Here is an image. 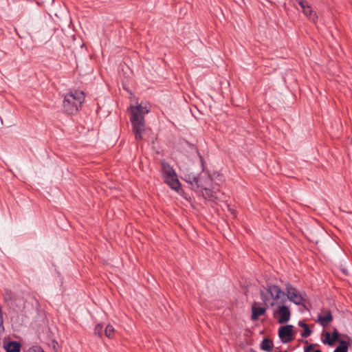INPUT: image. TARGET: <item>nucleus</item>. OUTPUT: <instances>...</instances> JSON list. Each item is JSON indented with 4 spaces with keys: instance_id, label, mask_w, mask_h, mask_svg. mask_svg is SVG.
Here are the masks:
<instances>
[{
    "instance_id": "f257e3e1",
    "label": "nucleus",
    "mask_w": 352,
    "mask_h": 352,
    "mask_svg": "<svg viewBox=\"0 0 352 352\" xmlns=\"http://www.w3.org/2000/svg\"><path fill=\"white\" fill-rule=\"evenodd\" d=\"M261 298L266 307H276L274 317L276 318L280 324L287 322L291 316L289 306L286 305L287 298L285 292L280 287L267 284L264 289L260 291Z\"/></svg>"
},
{
    "instance_id": "f03ea898",
    "label": "nucleus",
    "mask_w": 352,
    "mask_h": 352,
    "mask_svg": "<svg viewBox=\"0 0 352 352\" xmlns=\"http://www.w3.org/2000/svg\"><path fill=\"white\" fill-rule=\"evenodd\" d=\"M130 110L132 131L135 140L140 141L143 139V134L145 131L144 116L149 112V110L147 109L146 107H143L142 104L131 106Z\"/></svg>"
},
{
    "instance_id": "7ed1b4c3",
    "label": "nucleus",
    "mask_w": 352,
    "mask_h": 352,
    "mask_svg": "<svg viewBox=\"0 0 352 352\" xmlns=\"http://www.w3.org/2000/svg\"><path fill=\"white\" fill-rule=\"evenodd\" d=\"M188 179L192 188L202 189V195L205 199H208L212 201L219 199V194L221 193L219 190L214 191L207 188V186H209L212 182L209 175L204 174L197 176L193 174H189Z\"/></svg>"
},
{
    "instance_id": "20e7f679",
    "label": "nucleus",
    "mask_w": 352,
    "mask_h": 352,
    "mask_svg": "<svg viewBox=\"0 0 352 352\" xmlns=\"http://www.w3.org/2000/svg\"><path fill=\"white\" fill-rule=\"evenodd\" d=\"M85 100V94L82 91L74 90L67 93L63 102V111L67 114H74L81 108Z\"/></svg>"
},
{
    "instance_id": "39448f33",
    "label": "nucleus",
    "mask_w": 352,
    "mask_h": 352,
    "mask_svg": "<svg viewBox=\"0 0 352 352\" xmlns=\"http://www.w3.org/2000/svg\"><path fill=\"white\" fill-rule=\"evenodd\" d=\"M160 164L162 167V176L164 182L171 189L178 191L181 188V184L177 179L175 170L165 160H162Z\"/></svg>"
},
{
    "instance_id": "423d86ee",
    "label": "nucleus",
    "mask_w": 352,
    "mask_h": 352,
    "mask_svg": "<svg viewBox=\"0 0 352 352\" xmlns=\"http://www.w3.org/2000/svg\"><path fill=\"white\" fill-rule=\"evenodd\" d=\"M286 295H287V300L294 302L297 305H303L305 301V298L304 296L299 292L296 288L293 287L291 284L287 283L286 285Z\"/></svg>"
},
{
    "instance_id": "0eeeda50",
    "label": "nucleus",
    "mask_w": 352,
    "mask_h": 352,
    "mask_svg": "<svg viewBox=\"0 0 352 352\" xmlns=\"http://www.w3.org/2000/svg\"><path fill=\"white\" fill-rule=\"evenodd\" d=\"M293 325L287 324L278 329V336L283 343H288L294 340Z\"/></svg>"
},
{
    "instance_id": "6e6552de",
    "label": "nucleus",
    "mask_w": 352,
    "mask_h": 352,
    "mask_svg": "<svg viewBox=\"0 0 352 352\" xmlns=\"http://www.w3.org/2000/svg\"><path fill=\"white\" fill-rule=\"evenodd\" d=\"M333 320L331 311L329 309H323L322 314L318 316L316 322L320 324L322 327H326Z\"/></svg>"
},
{
    "instance_id": "1a4fd4ad",
    "label": "nucleus",
    "mask_w": 352,
    "mask_h": 352,
    "mask_svg": "<svg viewBox=\"0 0 352 352\" xmlns=\"http://www.w3.org/2000/svg\"><path fill=\"white\" fill-rule=\"evenodd\" d=\"M252 314L251 316V319L252 320H257L260 316H263L266 312V309L265 307H256L255 305L252 306Z\"/></svg>"
},
{
    "instance_id": "9d476101",
    "label": "nucleus",
    "mask_w": 352,
    "mask_h": 352,
    "mask_svg": "<svg viewBox=\"0 0 352 352\" xmlns=\"http://www.w3.org/2000/svg\"><path fill=\"white\" fill-rule=\"evenodd\" d=\"M304 14L309 18V20L316 23L318 19V16L316 12H314L311 8V7L308 4L302 10Z\"/></svg>"
},
{
    "instance_id": "9b49d317",
    "label": "nucleus",
    "mask_w": 352,
    "mask_h": 352,
    "mask_svg": "<svg viewBox=\"0 0 352 352\" xmlns=\"http://www.w3.org/2000/svg\"><path fill=\"white\" fill-rule=\"evenodd\" d=\"M260 348L263 351L272 352L274 348L273 342L270 339L265 338L262 340Z\"/></svg>"
},
{
    "instance_id": "f8f14e48",
    "label": "nucleus",
    "mask_w": 352,
    "mask_h": 352,
    "mask_svg": "<svg viewBox=\"0 0 352 352\" xmlns=\"http://www.w3.org/2000/svg\"><path fill=\"white\" fill-rule=\"evenodd\" d=\"M6 352H20L21 344L16 341L8 342L6 346Z\"/></svg>"
},
{
    "instance_id": "ddd939ff",
    "label": "nucleus",
    "mask_w": 352,
    "mask_h": 352,
    "mask_svg": "<svg viewBox=\"0 0 352 352\" xmlns=\"http://www.w3.org/2000/svg\"><path fill=\"white\" fill-rule=\"evenodd\" d=\"M349 344L345 340H340V344L335 349L333 352H348Z\"/></svg>"
},
{
    "instance_id": "4468645a",
    "label": "nucleus",
    "mask_w": 352,
    "mask_h": 352,
    "mask_svg": "<svg viewBox=\"0 0 352 352\" xmlns=\"http://www.w3.org/2000/svg\"><path fill=\"white\" fill-rule=\"evenodd\" d=\"M3 300L6 302L15 300L14 295L10 289H5L4 294H3Z\"/></svg>"
},
{
    "instance_id": "2eb2a0df",
    "label": "nucleus",
    "mask_w": 352,
    "mask_h": 352,
    "mask_svg": "<svg viewBox=\"0 0 352 352\" xmlns=\"http://www.w3.org/2000/svg\"><path fill=\"white\" fill-rule=\"evenodd\" d=\"M324 339L323 340V342L326 344H328L329 346H333L335 344L334 340H333L331 335L329 332H326L324 333Z\"/></svg>"
},
{
    "instance_id": "dca6fc26",
    "label": "nucleus",
    "mask_w": 352,
    "mask_h": 352,
    "mask_svg": "<svg viewBox=\"0 0 352 352\" xmlns=\"http://www.w3.org/2000/svg\"><path fill=\"white\" fill-rule=\"evenodd\" d=\"M104 335L109 338H111L114 336V328L113 326L108 324L104 330Z\"/></svg>"
},
{
    "instance_id": "f3484780",
    "label": "nucleus",
    "mask_w": 352,
    "mask_h": 352,
    "mask_svg": "<svg viewBox=\"0 0 352 352\" xmlns=\"http://www.w3.org/2000/svg\"><path fill=\"white\" fill-rule=\"evenodd\" d=\"M102 331L103 325L102 324H98L94 329L95 334L98 335L100 337L102 336Z\"/></svg>"
},
{
    "instance_id": "a211bd4d",
    "label": "nucleus",
    "mask_w": 352,
    "mask_h": 352,
    "mask_svg": "<svg viewBox=\"0 0 352 352\" xmlns=\"http://www.w3.org/2000/svg\"><path fill=\"white\" fill-rule=\"evenodd\" d=\"M305 352H322L320 349H315V346L313 344H309L305 347Z\"/></svg>"
},
{
    "instance_id": "6ab92c4d",
    "label": "nucleus",
    "mask_w": 352,
    "mask_h": 352,
    "mask_svg": "<svg viewBox=\"0 0 352 352\" xmlns=\"http://www.w3.org/2000/svg\"><path fill=\"white\" fill-rule=\"evenodd\" d=\"M311 330L309 329V326H305V328L304 329V331L301 333V336L302 338H307L309 337L311 333Z\"/></svg>"
},
{
    "instance_id": "aec40b11",
    "label": "nucleus",
    "mask_w": 352,
    "mask_h": 352,
    "mask_svg": "<svg viewBox=\"0 0 352 352\" xmlns=\"http://www.w3.org/2000/svg\"><path fill=\"white\" fill-rule=\"evenodd\" d=\"M28 5L26 1L23 0L22 3L19 6L18 12H21V13H23L26 10V6Z\"/></svg>"
},
{
    "instance_id": "412c9836",
    "label": "nucleus",
    "mask_w": 352,
    "mask_h": 352,
    "mask_svg": "<svg viewBox=\"0 0 352 352\" xmlns=\"http://www.w3.org/2000/svg\"><path fill=\"white\" fill-rule=\"evenodd\" d=\"M331 337H332V338H333V340H334L335 342L336 341L339 340V333H338L337 329L335 328L333 329V331L332 333Z\"/></svg>"
},
{
    "instance_id": "4be33fe9",
    "label": "nucleus",
    "mask_w": 352,
    "mask_h": 352,
    "mask_svg": "<svg viewBox=\"0 0 352 352\" xmlns=\"http://www.w3.org/2000/svg\"><path fill=\"white\" fill-rule=\"evenodd\" d=\"M27 352H45L40 346H32Z\"/></svg>"
},
{
    "instance_id": "5701e85b",
    "label": "nucleus",
    "mask_w": 352,
    "mask_h": 352,
    "mask_svg": "<svg viewBox=\"0 0 352 352\" xmlns=\"http://www.w3.org/2000/svg\"><path fill=\"white\" fill-rule=\"evenodd\" d=\"M296 2L300 6L301 9L302 10L303 8H305L306 6H307L309 3L305 0H295Z\"/></svg>"
},
{
    "instance_id": "b1692460",
    "label": "nucleus",
    "mask_w": 352,
    "mask_h": 352,
    "mask_svg": "<svg viewBox=\"0 0 352 352\" xmlns=\"http://www.w3.org/2000/svg\"><path fill=\"white\" fill-rule=\"evenodd\" d=\"M298 325H299L300 327H302L303 329H305V326H308V324H307L306 323L303 322L302 321H300V322H298Z\"/></svg>"
}]
</instances>
